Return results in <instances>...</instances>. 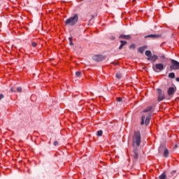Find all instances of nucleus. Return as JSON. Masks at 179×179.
Masks as SVG:
<instances>
[{
	"label": "nucleus",
	"instance_id": "37",
	"mask_svg": "<svg viewBox=\"0 0 179 179\" xmlns=\"http://www.w3.org/2000/svg\"><path fill=\"white\" fill-rule=\"evenodd\" d=\"M176 82H179V78H176Z\"/></svg>",
	"mask_w": 179,
	"mask_h": 179
},
{
	"label": "nucleus",
	"instance_id": "39",
	"mask_svg": "<svg viewBox=\"0 0 179 179\" xmlns=\"http://www.w3.org/2000/svg\"><path fill=\"white\" fill-rule=\"evenodd\" d=\"M178 146V145H176V148H177Z\"/></svg>",
	"mask_w": 179,
	"mask_h": 179
},
{
	"label": "nucleus",
	"instance_id": "33",
	"mask_svg": "<svg viewBox=\"0 0 179 179\" xmlns=\"http://www.w3.org/2000/svg\"><path fill=\"white\" fill-rule=\"evenodd\" d=\"M168 90H174V87H169V88L168 89Z\"/></svg>",
	"mask_w": 179,
	"mask_h": 179
},
{
	"label": "nucleus",
	"instance_id": "4",
	"mask_svg": "<svg viewBox=\"0 0 179 179\" xmlns=\"http://www.w3.org/2000/svg\"><path fill=\"white\" fill-rule=\"evenodd\" d=\"M171 65L170 66L171 71H178L179 70V62L177 60L171 59Z\"/></svg>",
	"mask_w": 179,
	"mask_h": 179
},
{
	"label": "nucleus",
	"instance_id": "13",
	"mask_svg": "<svg viewBox=\"0 0 179 179\" xmlns=\"http://www.w3.org/2000/svg\"><path fill=\"white\" fill-rule=\"evenodd\" d=\"M148 48L147 46H143L138 49V52H141V54H143V51H145Z\"/></svg>",
	"mask_w": 179,
	"mask_h": 179
},
{
	"label": "nucleus",
	"instance_id": "19",
	"mask_svg": "<svg viewBox=\"0 0 179 179\" xmlns=\"http://www.w3.org/2000/svg\"><path fill=\"white\" fill-rule=\"evenodd\" d=\"M152 106H150L148 107H147L144 110L143 113H149V111H150L152 110Z\"/></svg>",
	"mask_w": 179,
	"mask_h": 179
},
{
	"label": "nucleus",
	"instance_id": "2",
	"mask_svg": "<svg viewBox=\"0 0 179 179\" xmlns=\"http://www.w3.org/2000/svg\"><path fill=\"white\" fill-rule=\"evenodd\" d=\"M79 20V17L78 14H74L73 16L69 17L65 21L66 26H75L78 21Z\"/></svg>",
	"mask_w": 179,
	"mask_h": 179
},
{
	"label": "nucleus",
	"instance_id": "28",
	"mask_svg": "<svg viewBox=\"0 0 179 179\" xmlns=\"http://www.w3.org/2000/svg\"><path fill=\"white\" fill-rule=\"evenodd\" d=\"M31 45L32 47H37V43L36 42H32Z\"/></svg>",
	"mask_w": 179,
	"mask_h": 179
},
{
	"label": "nucleus",
	"instance_id": "32",
	"mask_svg": "<svg viewBox=\"0 0 179 179\" xmlns=\"http://www.w3.org/2000/svg\"><path fill=\"white\" fill-rule=\"evenodd\" d=\"M135 48V45L134 44H131L130 45V49Z\"/></svg>",
	"mask_w": 179,
	"mask_h": 179
},
{
	"label": "nucleus",
	"instance_id": "36",
	"mask_svg": "<svg viewBox=\"0 0 179 179\" xmlns=\"http://www.w3.org/2000/svg\"><path fill=\"white\" fill-rule=\"evenodd\" d=\"M94 17V15H92L91 16V20H92V19H93Z\"/></svg>",
	"mask_w": 179,
	"mask_h": 179
},
{
	"label": "nucleus",
	"instance_id": "11",
	"mask_svg": "<svg viewBox=\"0 0 179 179\" xmlns=\"http://www.w3.org/2000/svg\"><path fill=\"white\" fill-rule=\"evenodd\" d=\"M120 38H124V40H131L132 38L130 35H120Z\"/></svg>",
	"mask_w": 179,
	"mask_h": 179
},
{
	"label": "nucleus",
	"instance_id": "16",
	"mask_svg": "<svg viewBox=\"0 0 179 179\" xmlns=\"http://www.w3.org/2000/svg\"><path fill=\"white\" fill-rule=\"evenodd\" d=\"M174 93H176L175 90H168V95L169 97H173V96H174Z\"/></svg>",
	"mask_w": 179,
	"mask_h": 179
},
{
	"label": "nucleus",
	"instance_id": "20",
	"mask_svg": "<svg viewBox=\"0 0 179 179\" xmlns=\"http://www.w3.org/2000/svg\"><path fill=\"white\" fill-rule=\"evenodd\" d=\"M177 173V171H172L169 175H168V178H170L171 177H173V176H174V174H176Z\"/></svg>",
	"mask_w": 179,
	"mask_h": 179
},
{
	"label": "nucleus",
	"instance_id": "34",
	"mask_svg": "<svg viewBox=\"0 0 179 179\" xmlns=\"http://www.w3.org/2000/svg\"><path fill=\"white\" fill-rule=\"evenodd\" d=\"M73 38L72 36L69 37V41H72Z\"/></svg>",
	"mask_w": 179,
	"mask_h": 179
},
{
	"label": "nucleus",
	"instance_id": "29",
	"mask_svg": "<svg viewBox=\"0 0 179 179\" xmlns=\"http://www.w3.org/2000/svg\"><path fill=\"white\" fill-rule=\"evenodd\" d=\"M117 101H122V99H121L120 97H117Z\"/></svg>",
	"mask_w": 179,
	"mask_h": 179
},
{
	"label": "nucleus",
	"instance_id": "21",
	"mask_svg": "<svg viewBox=\"0 0 179 179\" xmlns=\"http://www.w3.org/2000/svg\"><path fill=\"white\" fill-rule=\"evenodd\" d=\"M169 78H170V79H174V78H176V73H170L169 74Z\"/></svg>",
	"mask_w": 179,
	"mask_h": 179
},
{
	"label": "nucleus",
	"instance_id": "10",
	"mask_svg": "<svg viewBox=\"0 0 179 179\" xmlns=\"http://www.w3.org/2000/svg\"><path fill=\"white\" fill-rule=\"evenodd\" d=\"M159 37H161V36L157 34H150L145 36V38H159Z\"/></svg>",
	"mask_w": 179,
	"mask_h": 179
},
{
	"label": "nucleus",
	"instance_id": "26",
	"mask_svg": "<svg viewBox=\"0 0 179 179\" xmlns=\"http://www.w3.org/2000/svg\"><path fill=\"white\" fill-rule=\"evenodd\" d=\"M81 75H82V72H80V71H77V72H76V76L79 77V76H80Z\"/></svg>",
	"mask_w": 179,
	"mask_h": 179
},
{
	"label": "nucleus",
	"instance_id": "8",
	"mask_svg": "<svg viewBox=\"0 0 179 179\" xmlns=\"http://www.w3.org/2000/svg\"><path fill=\"white\" fill-rule=\"evenodd\" d=\"M157 93H158L157 101H163V100L166 99V95L164 94V92L162 90H159Z\"/></svg>",
	"mask_w": 179,
	"mask_h": 179
},
{
	"label": "nucleus",
	"instance_id": "30",
	"mask_svg": "<svg viewBox=\"0 0 179 179\" xmlns=\"http://www.w3.org/2000/svg\"><path fill=\"white\" fill-rule=\"evenodd\" d=\"M110 40H115V36H111L110 37Z\"/></svg>",
	"mask_w": 179,
	"mask_h": 179
},
{
	"label": "nucleus",
	"instance_id": "12",
	"mask_svg": "<svg viewBox=\"0 0 179 179\" xmlns=\"http://www.w3.org/2000/svg\"><path fill=\"white\" fill-rule=\"evenodd\" d=\"M120 42L121 45L119 46V50H122V48H124V47L127 44V41H120Z\"/></svg>",
	"mask_w": 179,
	"mask_h": 179
},
{
	"label": "nucleus",
	"instance_id": "14",
	"mask_svg": "<svg viewBox=\"0 0 179 179\" xmlns=\"http://www.w3.org/2000/svg\"><path fill=\"white\" fill-rule=\"evenodd\" d=\"M159 179H167V175L166 173V171H164L162 175L159 177Z\"/></svg>",
	"mask_w": 179,
	"mask_h": 179
},
{
	"label": "nucleus",
	"instance_id": "15",
	"mask_svg": "<svg viewBox=\"0 0 179 179\" xmlns=\"http://www.w3.org/2000/svg\"><path fill=\"white\" fill-rule=\"evenodd\" d=\"M161 62H165L167 58H166V56L164 55H162L161 56L159 57Z\"/></svg>",
	"mask_w": 179,
	"mask_h": 179
},
{
	"label": "nucleus",
	"instance_id": "24",
	"mask_svg": "<svg viewBox=\"0 0 179 179\" xmlns=\"http://www.w3.org/2000/svg\"><path fill=\"white\" fill-rule=\"evenodd\" d=\"M116 78H117V79H121V78H122V75L120 73H117L116 74Z\"/></svg>",
	"mask_w": 179,
	"mask_h": 179
},
{
	"label": "nucleus",
	"instance_id": "35",
	"mask_svg": "<svg viewBox=\"0 0 179 179\" xmlns=\"http://www.w3.org/2000/svg\"><path fill=\"white\" fill-rule=\"evenodd\" d=\"M70 45H73V42L70 41Z\"/></svg>",
	"mask_w": 179,
	"mask_h": 179
},
{
	"label": "nucleus",
	"instance_id": "22",
	"mask_svg": "<svg viewBox=\"0 0 179 179\" xmlns=\"http://www.w3.org/2000/svg\"><path fill=\"white\" fill-rule=\"evenodd\" d=\"M145 115H143L141 117V125H143V124H145Z\"/></svg>",
	"mask_w": 179,
	"mask_h": 179
},
{
	"label": "nucleus",
	"instance_id": "7",
	"mask_svg": "<svg viewBox=\"0 0 179 179\" xmlns=\"http://www.w3.org/2000/svg\"><path fill=\"white\" fill-rule=\"evenodd\" d=\"M131 157H133L134 160L136 162L138 160L139 157V152L138 151V148H134V150L131 153Z\"/></svg>",
	"mask_w": 179,
	"mask_h": 179
},
{
	"label": "nucleus",
	"instance_id": "5",
	"mask_svg": "<svg viewBox=\"0 0 179 179\" xmlns=\"http://www.w3.org/2000/svg\"><path fill=\"white\" fill-rule=\"evenodd\" d=\"M106 57L101 55H95L92 56V59L96 61V62H101V61H104Z\"/></svg>",
	"mask_w": 179,
	"mask_h": 179
},
{
	"label": "nucleus",
	"instance_id": "31",
	"mask_svg": "<svg viewBox=\"0 0 179 179\" xmlns=\"http://www.w3.org/2000/svg\"><path fill=\"white\" fill-rule=\"evenodd\" d=\"M2 99H3V94H0V100H2Z\"/></svg>",
	"mask_w": 179,
	"mask_h": 179
},
{
	"label": "nucleus",
	"instance_id": "3",
	"mask_svg": "<svg viewBox=\"0 0 179 179\" xmlns=\"http://www.w3.org/2000/svg\"><path fill=\"white\" fill-rule=\"evenodd\" d=\"M164 64L163 63H157L152 66V69L154 72H163L164 71Z\"/></svg>",
	"mask_w": 179,
	"mask_h": 179
},
{
	"label": "nucleus",
	"instance_id": "23",
	"mask_svg": "<svg viewBox=\"0 0 179 179\" xmlns=\"http://www.w3.org/2000/svg\"><path fill=\"white\" fill-rule=\"evenodd\" d=\"M15 89H16L17 90H22L21 87H13L10 88V90H15Z\"/></svg>",
	"mask_w": 179,
	"mask_h": 179
},
{
	"label": "nucleus",
	"instance_id": "9",
	"mask_svg": "<svg viewBox=\"0 0 179 179\" xmlns=\"http://www.w3.org/2000/svg\"><path fill=\"white\" fill-rule=\"evenodd\" d=\"M148 61H150L151 62H156L157 59H159V57L156 55H151L150 57L147 58Z\"/></svg>",
	"mask_w": 179,
	"mask_h": 179
},
{
	"label": "nucleus",
	"instance_id": "18",
	"mask_svg": "<svg viewBox=\"0 0 179 179\" xmlns=\"http://www.w3.org/2000/svg\"><path fill=\"white\" fill-rule=\"evenodd\" d=\"M145 55H146V57H148V58H150L152 55V52H150V50H146L145 52Z\"/></svg>",
	"mask_w": 179,
	"mask_h": 179
},
{
	"label": "nucleus",
	"instance_id": "27",
	"mask_svg": "<svg viewBox=\"0 0 179 179\" xmlns=\"http://www.w3.org/2000/svg\"><path fill=\"white\" fill-rule=\"evenodd\" d=\"M53 145H54V146H58V145H59V143H58V141H54Z\"/></svg>",
	"mask_w": 179,
	"mask_h": 179
},
{
	"label": "nucleus",
	"instance_id": "25",
	"mask_svg": "<svg viewBox=\"0 0 179 179\" xmlns=\"http://www.w3.org/2000/svg\"><path fill=\"white\" fill-rule=\"evenodd\" d=\"M97 136H101V135H103V131L99 130L97 131Z\"/></svg>",
	"mask_w": 179,
	"mask_h": 179
},
{
	"label": "nucleus",
	"instance_id": "1",
	"mask_svg": "<svg viewBox=\"0 0 179 179\" xmlns=\"http://www.w3.org/2000/svg\"><path fill=\"white\" fill-rule=\"evenodd\" d=\"M132 146L133 148H138L141 146V132L134 131V134L132 137Z\"/></svg>",
	"mask_w": 179,
	"mask_h": 179
},
{
	"label": "nucleus",
	"instance_id": "17",
	"mask_svg": "<svg viewBox=\"0 0 179 179\" xmlns=\"http://www.w3.org/2000/svg\"><path fill=\"white\" fill-rule=\"evenodd\" d=\"M150 115L148 116L145 119V125H149V123L150 122Z\"/></svg>",
	"mask_w": 179,
	"mask_h": 179
},
{
	"label": "nucleus",
	"instance_id": "38",
	"mask_svg": "<svg viewBox=\"0 0 179 179\" xmlns=\"http://www.w3.org/2000/svg\"><path fill=\"white\" fill-rule=\"evenodd\" d=\"M157 90H160V89H157Z\"/></svg>",
	"mask_w": 179,
	"mask_h": 179
},
{
	"label": "nucleus",
	"instance_id": "40",
	"mask_svg": "<svg viewBox=\"0 0 179 179\" xmlns=\"http://www.w3.org/2000/svg\"><path fill=\"white\" fill-rule=\"evenodd\" d=\"M171 99V97L168 98V99Z\"/></svg>",
	"mask_w": 179,
	"mask_h": 179
},
{
	"label": "nucleus",
	"instance_id": "6",
	"mask_svg": "<svg viewBox=\"0 0 179 179\" xmlns=\"http://www.w3.org/2000/svg\"><path fill=\"white\" fill-rule=\"evenodd\" d=\"M164 152V157H169V149H167L164 145H161L159 147V153Z\"/></svg>",
	"mask_w": 179,
	"mask_h": 179
}]
</instances>
